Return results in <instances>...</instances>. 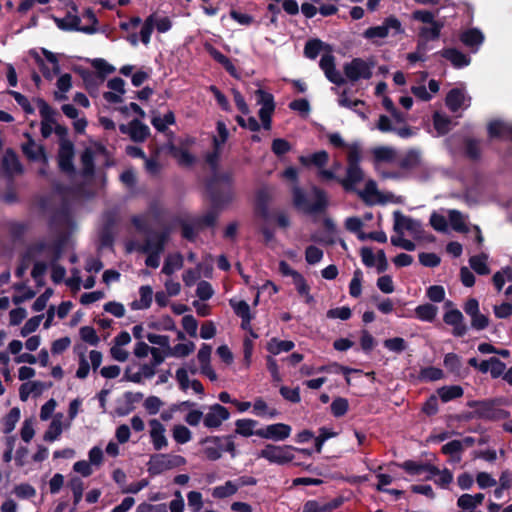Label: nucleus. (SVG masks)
<instances>
[{
	"label": "nucleus",
	"instance_id": "nucleus-1",
	"mask_svg": "<svg viewBox=\"0 0 512 512\" xmlns=\"http://www.w3.org/2000/svg\"><path fill=\"white\" fill-rule=\"evenodd\" d=\"M203 193L213 208L223 211L228 209L237 197L233 172L222 171L205 176Z\"/></svg>",
	"mask_w": 512,
	"mask_h": 512
},
{
	"label": "nucleus",
	"instance_id": "nucleus-2",
	"mask_svg": "<svg viewBox=\"0 0 512 512\" xmlns=\"http://www.w3.org/2000/svg\"><path fill=\"white\" fill-rule=\"evenodd\" d=\"M314 201L310 202L304 190L295 186L292 190L293 205L308 215L324 214L329 206L328 195L325 190L317 186L311 188Z\"/></svg>",
	"mask_w": 512,
	"mask_h": 512
},
{
	"label": "nucleus",
	"instance_id": "nucleus-3",
	"mask_svg": "<svg viewBox=\"0 0 512 512\" xmlns=\"http://www.w3.org/2000/svg\"><path fill=\"white\" fill-rule=\"evenodd\" d=\"M235 434L225 436H209L200 440L202 453L210 461H216L221 458L223 452H228L232 458L237 456L236 445L234 442Z\"/></svg>",
	"mask_w": 512,
	"mask_h": 512
},
{
	"label": "nucleus",
	"instance_id": "nucleus-4",
	"mask_svg": "<svg viewBox=\"0 0 512 512\" xmlns=\"http://www.w3.org/2000/svg\"><path fill=\"white\" fill-rule=\"evenodd\" d=\"M470 408H475L474 411L466 415V419H484V420H500L509 416V412L496 408L493 401L489 400H472L467 403Z\"/></svg>",
	"mask_w": 512,
	"mask_h": 512
},
{
	"label": "nucleus",
	"instance_id": "nucleus-5",
	"mask_svg": "<svg viewBox=\"0 0 512 512\" xmlns=\"http://www.w3.org/2000/svg\"><path fill=\"white\" fill-rule=\"evenodd\" d=\"M291 445L266 444L258 453V458H263L271 464L285 465L292 462L295 458L292 453Z\"/></svg>",
	"mask_w": 512,
	"mask_h": 512
},
{
	"label": "nucleus",
	"instance_id": "nucleus-6",
	"mask_svg": "<svg viewBox=\"0 0 512 512\" xmlns=\"http://www.w3.org/2000/svg\"><path fill=\"white\" fill-rule=\"evenodd\" d=\"M392 30V35H400L405 32L401 21L394 15H390L384 19L381 25L369 27L363 32V37L368 40L374 38H385L389 35V31Z\"/></svg>",
	"mask_w": 512,
	"mask_h": 512
},
{
	"label": "nucleus",
	"instance_id": "nucleus-7",
	"mask_svg": "<svg viewBox=\"0 0 512 512\" xmlns=\"http://www.w3.org/2000/svg\"><path fill=\"white\" fill-rule=\"evenodd\" d=\"M373 62H367L362 58H353L350 62L345 63L343 67L346 78L351 82H357L360 79L368 80L372 77Z\"/></svg>",
	"mask_w": 512,
	"mask_h": 512
},
{
	"label": "nucleus",
	"instance_id": "nucleus-8",
	"mask_svg": "<svg viewBox=\"0 0 512 512\" xmlns=\"http://www.w3.org/2000/svg\"><path fill=\"white\" fill-rule=\"evenodd\" d=\"M183 462L184 458L179 455L155 454L150 458L148 472L150 475H159L180 466Z\"/></svg>",
	"mask_w": 512,
	"mask_h": 512
},
{
	"label": "nucleus",
	"instance_id": "nucleus-9",
	"mask_svg": "<svg viewBox=\"0 0 512 512\" xmlns=\"http://www.w3.org/2000/svg\"><path fill=\"white\" fill-rule=\"evenodd\" d=\"M75 155L74 144L69 139L59 141L57 155L58 167L61 172L72 175L76 172L73 159Z\"/></svg>",
	"mask_w": 512,
	"mask_h": 512
},
{
	"label": "nucleus",
	"instance_id": "nucleus-10",
	"mask_svg": "<svg viewBox=\"0 0 512 512\" xmlns=\"http://www.w3.org/2000/svg\"><path fill=\"white\" fill-rule=\"evenodd\" d=\"M292 428L285 423H274L257 429L255 435L273 441H284L291 434Z\"/></svg>",
	"mask_w": 512,
	"mask_h": 512
},
{
	"label": "nucleus",
	"instance_id": "nucleus-11",
	"mask_svg": "<svg viewBox=\"0 0 512 512\" xmlns=\"http://www.w3.org/2000/svg\"><path fill=\"white\" fill-rule=\"evenodd\" d=\"M170 229L164 228L161 232H153L141 246L140 251L143 253L161 254L164 251L165 244L169 238Z\"/></svg>",
	"mask_w": 512,
	"mask_h": 512
},
{
	"label": "nucleus",
	"instance_id": "nucleus-12",
	"mask_svg": "<svg viewBox=\"0 0 512 512\" xmlns=\"http://www.w3.org/2000/svg\"><path fill=\"white\" fill-rule=\"evenodd\" d=\"M57 27L63 31H79L86 34H94L97 29L93 26H81V19L79 16L68 12L64 18L54 17Z\"/></svg>",
	"mask_w": 512,
	"mask_h": 512
},
{
	"label": "nucleus",
	"instance_id": "nucleus-13",
	"mask_svg": "<svg viewBox=\"0 0 512 512\" xmlns=\"http://www.w3.org/2000/svg\"><path fill=\"white\" fill-rule=\"evenodd\" d=\"M394 217V225L393 230L398 235H403L404 231H408L411 234L415 235L421 232L422 225L419 220L412 219L407 217L401 213V211L397 210L393 213Z\"/></svg>",
	"mask_w": 512,
	"mask_h": 512
},
{
	"label": "nucleus",
	"instance_id": "nucleus-14",
	"mask_svg": "<svg viewBox=\"0 0 512 512\" xmlns=\"http://www.w3.org/2000/svg\"><path fill=\"white\" fill-rule=\"evenodd\" d=\"M229 410L216 403L210 406L208 413L203 418V424L207 428H218L223 421L229 419Z\"/></svg>",
	"mask_w": 512,
	"mask_h": 512
},
{
	"label": "nucleus",
	"instance_id": "nucleus-15",
	"mask_svg": "<svg viewBox=\"0 0 512 512\" xmlns=\"http://www.w3.org/2000/svg\"><path fill=\"white\" fill-rule=\"evenodd\" d=\"M443 321L445 324L452 326V334L455 337H463L468 331V327L464 322L463 314L458 309L446 311L443 315Z\"/></svg>",
	"mask_w": 512,
	"mask_h": 512
},
{
	"label": "nucleus",
	"instance_id": "nucleus-16",
	"mask_svg": "<svg viewBox=\"0 0 512 512\" xmlns=\"http://www.w3.org/2000/svg\"><path fill=\"white\" fill-rule=\"evenodd\" d=\"M212 353V346L206 343L201 345L197 353V359L200 365V372L202 375L206 376L210 381L214 382L217 380V374L212 368L210 364Z\"/></svg>",
	"mask_w": 512,
	"mask_h": 512
},
{
	"label": "nucleus",
	"instance_id": "nucleus-17",
	"mask_svg": "<svg viewBox=\"0 0 512 512\" xmlns=\"http://www.w3.org/2000/svg\"><path fill=\"white\" fill-rule=\"evenodd\" d=\"M28 141L22 144V152L28 160L33 162H42L44 165L48 164V156L43 145H36L34 139L27 134Z\"/></svg>",
	"mask_w": 512,
	"mask_h": 512
},
{
	"label": "nucleus",
	"instance_id": "nucleus-18",
	"mask_svg": "<svg viewBox=\"0 0 512 512\" xmlns=\"http://www.w3.org/2000/svg\"><path fill=\"white\" fill-rule=\"evenodd\" d=\"M345 502L343 496H337L329 502L320 503L317 500H308L304 503L302 512H332Z\"/></svg>",
	"mask_w": 512,
	"mask_h": 512
},
{
	"label": "nucleus",
	"instance_id": "nucleus-19",
	"mask_svg": "<svg viewBox=\"0 0 512 512\" xmlns=\"http://www.w3.org/2000/svg\"><path fill=\"white\" fill-rule=\"evenodd\" d=\"M364 179V172L361 167L347 166L346 177L338 179V183L346 192L356 191V185Z\"/></svg>",
	"mask_w": 512,
	"mask_h": 512
},
{
	"label": "nucleus",
	"instance_id": "nucleus-20",
	"mask_svg": "<svg viewBox=\"0 0 512 512\" xmlns=\"http://www.w3.org/2000/svg\"><path fill=\"white\" fill-rule=\"evenodd\" d=\"M222 211L223 210L215 209L210 205V208L206 213L200 216H194V236L206 228H214L219 214Z\"/></svg>",
	"mask_w": 512,
	"mask_h": 512
},
{
	"label": "nucleus",
	"instance_id": "nucleus-21",
	"mask_svg": "<svg viewBox=\"0 0 512 512\" xmlns=\"http://www.w3.org/2000/svg\"><path fill=\"white\" fill-rule=\"evenodd\" d=\"M1 167L9 176L22 174L24 172L23 165L19 161L18 155L11 148H8L3 155L1 160Z\"/></svg>",
	"mask_w": 512,
	"mask_h": 512
},
{
	"label": "nucleus",
	"instance_id": "nucleus-22",
	"mask_svg": "<svg viewBox=\"0 0 512 512\" xmlns=\"http://www.w3.org/2000/svg\"><path fill=\"white\" fill-rule=\"evenodd\" d=\"M430 27L423 26L419 30V39L423 40V43L420 41L417 44V50H424L426 42L437 40L440 37L441 30L444 27V23L441 21H436L430 24Z\"/></svg>",
	"mask_w": 512,
	"mask_h": 512
},
{
	"label": "nucleus",
	"instance_id": "nucleus-23",
	"mask_svg": "<svg viewBox=\"0 0 512 512\" xmlns=\"http://www.w3.org/2000/svg\"><path fill=\"white\" fill-rule=\"evenodd\" d=\"M206 52L233 77H237V69L230 58L221 53L212 44H205Z\"/></svg>",
	"mask_w": 512,
	"mask_h": 512
},
{
	"label": "nucleus",
	"instance_id": "nucleus-24",
	"mask_svg": "<svg viewBox=\"0 0 512 512\" xmlns=\"http://www.w3.org/2000/svg\"><path fill=\"white\" fill-rule=\"evenodd\" d=\"M151 427L150 435L155 450H161L167 446V439L165 437V427L157 419L149 421Z\"/></svg>",
	"mask_w": 512,
	"mask_h": 512
},
{
	"label": "nucleus",
	"instance_id": "nucleus-25",
	"mask_svg": "<svg viewBox=\"0 0 512 512\" xmlns=\"http://www.w3.org/2000/svg\"><path fill=\"white\" fill-rule=\"evenodd\" d=\"M440 55L449 60L455 68H463L470 64L471 58L456 48H445Z\"/></svg>",
	"mask_w": 512,
	"mask_h": 512
},
{
	"label": "nucleus",
	"instance_id": "nucleus-26",
	"mask_svg": "<svg viewBox=\"0 0 512 512\" xmlns=\"http://www.w3.org/2000/svg\"><path fill=\"white\" fill-rule=\"evenodd\" d=\"M115 219L113 216L107 217L99 234V247L100 248H112L114 245V229Z\"/></svg>",
	"mask_w": 512,
	"mask_h": 512
},
{
	"label": "nucleus",
	"instance_id": "nucleus-27",
	"mask_svg": "<svg viewBox=\"0 0 512 512\" xmlns=\"http://www.w3.org/2000/svg\"><path fill=\"white\" fill-rule=\"evenodd\" d=\"M459 39L466 47L477 50L485 37L478 28H469L460 34Z\"/></svg>",
	"mask_w": 512,
	"mask_h": 512
},
{
	"label": "nucleus",
	"instance_id": "nucleus-28",
	"mask_svg": "<svg viewBox=\"0 0 512 512\" xmlns=\"http://www.w3.org/2000/svg\"><path fill=\"white\" fill-rule=\"evenodd\" d=\"M298 160L304 167L316 166L318 168H322L327 165L329 161V154L325 150H320L309 156L301 155Z\"/></svg>",
	"mask_w": 512,
	"mask_h": 512
},
{
	"label": "nucleus",
	"instance_id": "nucleus-29",
	"mask_svg": "<svg viewBox=\"0 0 512 512\" xmlns=\"http://www.w3.org/2000/svg\"><path fill=\"white\" fill-rule=\"evenodd\" d=\"M480 144V140L466 137L463 140V155L470 161H479L482 154Z\"/></svg>",
	"mask_w": 512,
	"mask_h": 512
},
{
	"label": "nucleus",
	"instance_id": "nucleus-30",
	"mask_svg": "<svg viewBox=\"0 0 512 512\" xmlns=\"http://www.w3.org/2000/svg\"><path fill=\"white\" fill-rule=\"evenodd\" d=\"M149 135V127L139 119H133L129 123V136L134 142H143Z\"/></svg>",
	"mask_w": 512,
	"mask_h": 512
},
{
	"label": "nucleus",
	"instance_id": "nucleus-31",
	"mask_svg": "<svg viewBox=\"0 0 512 512\" xmlns=\"http://www.w3.org/2000/svg\"><path fill=\"white\" fill-rule=\"evenodd\" d=\"M464 100L465 95L463 90L460 88H452L446 95L445 104L451 112L455 113L462 107Z\"/></svg>",
	"mask_w": 512,
	"mask_h": 512
},
{
	"label": "nucleus",
	"instance_id": "nucleus-32",
	"mask_svg": "<svg viewBox=\"0 0 512 512\" xmlns=\"http://www.w3.org/2000/svg\"><path fill=\"white\" fill-rule=\"evenodd\" d=\"M443 364L444 367L448 370V372L452 373L453 375L463 376L465 374L463 370L461 357L456 353H447L444 356Z\"/></svg>",
	"mask_w": 512,
	"mask_h": 512
},
{
	"label": "nucleus",
	"instance_id": "nucleus-33",
	"mask_svg": "<svg viewBox=\"0 0 512 512\" xmlns=\"http://www.w3.org/2000/svg\"><path fill=\"white\" fill-rule=\"evenodd\" d=\"M323 49L331 50L330 46L325 44L322 40L318 38L309 39L304 46V56L314 60Z\"/></svg>",
	"mask_w": 512,
	"mask_h": 512
},
{
	"label": "nucleus",
	"instance_id": "nucleus-34",
	"mask_svg": "<svg viewBox=\"0 0 512 512\" xmlns=\"http://www.w3.org/2000/svg\"><path fill=\"white\" fill-rule=\"evenodd\" d=\"M295 347L291 340H279L276 337L271 338L267 345L266 350L272 355H278L281 352H289Z\"/></svg>",
	"mask_w": 512,
	"mask_h": 512
},
{
	"label": "nucleus",
	"instance_id": "nucleus-35",
	"mask_svg": "<svg viewBox=\"0 0 512 512\" xmlns=\"http://www.w3.org/2000/svg\"><path fill=\"white\" fill-rule=\"evenodd\" d=\"M82 175L92 177L95 174L94 152L91 148H85L81 153Z\"/></svg>",
	"mask_w": 512,
	"mask_h": 512
},
{
	"label": "nucleus",
	"instance_id": "nucleus-36",
	"mask_svg": "<svg viewBox=\"0 0 512 512\" xmlns=\"http://www.w3.org/2000/svg\"><path fill=\"white\" fill-rule=\"evenodd\" d=\"M437 313L438 307L430 303L421 304L415 308L416 318L424 322H433Z\"/></svg>",
	"mask_w": 512,
	"mask_h": 512
},
{
	"label": "nucleus",
	"instance_id": "nucleus-37",
	"mask_svg": "<svg viewBox=\"0 0 512 512\" xmlns=\"http://www.w3.org/2000/svg\"><path fill=\"white\" fill-rule=\"evenodd\" d=\"M139 294H140V301H137V300L133 301L131 303V308L133 310L148 309L152 303V296H153L152 288L149 285L141 286L139 289Z\"/></svg>",
	"mask_w": 512,
	"mask_h": 512
},
{
	"label": "nucleus",
	"instance_id": "nucleus-38",
	"mask_svg": "<svg viewBox=\"0 0 512 512\" xmlns=\"http://www.w3.org/2000/svg\"><path fill=\"white\" fill-rule=\"evenodd\" d=\"M78 73L83 80L86 90L89 93H91L93 90H97L99 84L103 82L95 72L90 71L89 69H79Z\"/></svg>",
	"mask_w": 512,
	"mask_h": 512
},
{
	"label": "nucleus",
	"instance_id": "nucleus-39",
	"mask_svg": "<svg viewBox=\"0 0 512 512\" xmlns=\"http://www.w3.org/2000/svg\"><path fill=\"white\" fill-rule=\"evenodd\" d=\"M268 202V192L265 189H259L256 193V213L258 216L265 220H267L270 216Z\"/></svg>",
	"mask_w": 512,
	"mask_h": 512
},
{
	"label": "nucleus",
	"instance_id": "nucleus-40",
	"mask_svg": "<svg viewBox=\"0 0 512 512\" xmlns=\"http://www.w3.org/2000/svg\"><path fill=\"white\" fill-rule=\"evenodd\" d=\"M258 425V421L254 419L244 418L238 419L235 422V434L241 435L243 437H250L255 435L254 428Z\"/></svg>",
	"mask_w": 512,
	"mask_h": 512
},
{
	"label": "nucleus",
	"instance_id": "nucleus-41",
	"mask_svg": "<svg viewBox=\"0 0 512 512\" xmlns=\"http://www.w3.org/2000/svg\"><path fill=\"white\" fill-rule=\"evenodd\" d=\"M220 153L221 147L216 143V145H213V150L207 152L204 156V161L209 167L210 174L222 173V171L219 170Z\"/></svg>",
	"mask_w": 512,
	"mask_h": 512
},
{
	"label": "nucleus",
	"instance_id": "nucleus-42",
	"mask_svg": "<svg viewBox=\"0 0 512 512\" xmlns=\"http://www.w3.org/2000/svg\"><path fill=\"white\" fill-rule=\"evenodd\" d=\"M442 402L447 403L463 396L464 390L459 385L443 386L437 390Z\"/></svg>",
	"mask_w": 512,
	"mask_h": 512
},
{
	"label": "nucleus",
	"instance_id": "nucleus-43",
	"mask_svg": "<svg viewBox=\"0 0 512 512\" xmlns=\"http://www.w3.org/2000/svg\"><path fill=\"white\" fill-rule=\"evenodd\" d=\"M63 415L58 413L55 415L53 420L51 421L48 429L44 433V440L48 442L55 441L62 433V419Z\"/></svg>",
	"mask_w": 512,
	"mask_h": 512
},
{
	"label": "nucleus",
	"instance_id": "nucleus-44",
	"mask_svg": "<svg viewBox=\"0 0 512 512\" xmlns=\"http://www.w3.org/2000/svg\"><path fill=\"white\" fill-rule=\"evenodd\" d=\"M338 104L341 107H345V108L353 110L363 120H365L367 118L365 112L356 109V107L358 105H365V102L363 100H360V99L350 100L347 97V91L346 90L342 91V93L340 94V96L338 98Z\"/></svg>",
	"mask_w": 512,
	"mask_h": 512
},
{
	"label": "nucleus",
	"instance_id": "nucleus-45",
	"mask_svg": "<svg viewBox=\"0 0 512 512\" xmlns=\"http://www.w3.org/2000/svg\"><path fill=\"white\" fill-rule=\"evenodd\" d=\"M399 167L403 170H412L420 165V156L417 151L409 150L399 161Z\"/></svg>",
	"mask_w": 512,
	"mask_h": 512
},
{
	"label": "nucleus",
	"instance_id": "nucleus-46",
	"mask_svg": "<svg viewBox=\"0 0 512 512\" xmlns=\"http://www.w3.org/2000/svg\"><path fill=\"white\" fill-rule=\"evenodd\" d=\"M463 451V443L460 440H452L442 446L441 452L445 455H450L455 462L461 460L460 454Z\"/></svg>",
	"mask_w": 512,
	"mask_h": 512
},
{
	"label": "nucleus",
	"instance_id": "nucleus-47",
	"mask_svg": "<svg viewBox=\"0 0 512 512\" xmlns=\"http://www.w3.org/2000/svg\"><path fill=\"white\" fill-rule=\"evenodd\" d=\"M433 126L438 134L445 135L451 129V119L440 112H435L433 114Z\"/></svg>",
	"mask_w": 512,
	"mask_h": 512
},
{
	"label": "nucleus",
	"instance_id": "nucleus-48",
	"mask_svg": "<svg viewBox=\"0 0 512 512\" xmlns=\"http://www.w3.org/2000/svg\"><path fill=\"white\" fill-rule=\"evenodd\" d=\"M487 255H475L470 257L469 264L470 267L479 275H488L490 273V269L486 263Z\"/></svg>",
	"mask_w": 512,
	"mask_h": 512
},
{
	"label": "nucleus",
	"instance_id": "nucleus-49",
	"mask_svg": "<svg viewBox=\"0 0 512 512\" xmlns=\"http://www.w3.org/2000/svg\"><path fill=\"white\" fill-rule=\"evenodd\" d=\"M65 245L66 239L64 237H58L52 243H50L49 253L51 264H57L58 261L62 258Z\"/></svg>",
	"mask_w": 512,
	"mask_h": 512
},
{
	"label": "nucleus",
	"instance_id": "nucleus-50",
	"mask_svg": "<svg viewBox=\"0 0 512 512\" xmlns=\"http://www.w3.org/2000/svg\"><path fill=\"white\" fill-rule=\"evenodd\" d=\"M50 243H47L45 240H39L33 244H31L26 252L23 254L24 259H32L36 256L41 255L44 252H49Z\"/></svg>",
	"mask_w": 512,
	"mask_h": 512
},
{
	"label": "nucleus",
	"instance_id": "nucleus-51",
	"mask_svg": "<svg viewBox=\"0 0 512 512\" xmlns=\"http://www.w3.org/2000/svg\"><path fill=\"white\" fill-rule=\"evenodd\" d=\"M375 162H392L395 159V150L391 147L380 146L373 149Z\"/></svg>",
	"mask_w": 512,
	"mask_h": 512
},
{
	"label": "nucleus",
	"instance_id": "nucleus-52",
	"mask_svg": "<svg viewBox=\"0 0 512 512\" xmlns=\"http://www.w3.org/2000/svg\"><path fill=\"white\" fill-rule=\"evenodd\" d=\"M68 487L73 493V504L77 506L83 497L84 483L79 477L74 476L69 480Z\"/></svg>",
	"mask_w": 512,
	"mask_h": 512
},
{
	"label": "nucleus",
	"instance_id": "nucleus-53",
	"mask_svg": "<svg viewBox=\"0 0 512 512\" xmlns=\"http://www.w3.org/2000/svg\"><path fill=\"white\" fill-rule=\"evenodd\" d=\"M238 491V486L233 481H227L224 485L214 488L213 496L218 499L227 498L234 495Z\"/></svg>",
	"mask_w": 512,
	"mask_h": 512
},
{
	"label": "nucleus",
	"instance_id": "nucleus-54",
	"mask_svg": "<svg viewBox=\"0 0 512 512\" xmlns=\"http://www.w3.org/2000/svg\"><path fill=\"white\" fill-rule=\"evenodd\" d=\"M92 66L96 69V74L100 80L104 81L108 74L115 71V67L102 58H96L92 61Z\"/></svg>",
	"mask_w": 512,
	"mask_h": 512
},
{
	"label": "nucleus",
	"instance_id": "nucleus-55",
	"mask_svg": "<svg viewBox=\"0 0 512 512\" xmlns=\"http://www.w3.org/2000/svg\"><path fill=\"white\" fill-rule=\"evenodd\" d=\"M331 413L334 417L340 418L344 416L349 409V402L346 398L336 397L330 405Z\"/></svg>",
	"mask_w": 512,
	"mask_h": 512
},
{
	"label": "nucleus",
	"instance_id": "nucleus-56",
	"mask_svg": "<svg viewBox=\"0 0 512 512\" xmlns=\"http://www.w3.org/2000/svg\"><path fill=\"white\" fill-rule=\"evenodd\" d=\"M383 345L389 351L395 352L397 354L404 352L408 347L406 340L402 337L385 339Z\"/></svg>",
	"mask_w": 512,
	"mask_h": 512
},
{
	"label": "nucleus",
	"instance_id": "nucleus-57",
	"mask_svg": "<svg viewBox=\"0 0 512 512\" xmlns=\"http://www.w3.org/2000/svg\"><path fill=\"white\" fill-rule=\"evenodd\" d=\"M255 95L257 97V104L261 105V108L275 110V101L272 93L258 89Z\"/></svg>",
	"mask_w": 512,
	"mask_h": 512
},
{
	"label": "nucleus",
	"instance_id": "nucleus-58",
	"mask_svg": "<svg viewBox=\"0 0 512 512\" xmlns=\"http://www.w3.org/2000/svg\"><path fill=\"white\" fill-rule=\"evenodd\" d=\"M255 95L257 97V104L261 105V108L275 110V101L272 93L258 89Z\"/></svg>",
	"mask_w": 512,
	"mask_h": 512
},
{
	"label": "nucleus",
	"instance_id": "nucleus-59",
	"mask_svg": "<svg viewBox=\"0 0 512 512\" xmlns=\"http://www.w3.org/2000/svg\"><path fill=\"white\" fill-rule=\"evenodd\" d=\"M36 104L39 108V112L42 117V122L55 123V110L42 98H37Z\"/></svg>",
	"mask_w": 512,
	"mask_h": 512
},
{
	"label": "nucleus",
	"instance_id": "nucleus-60",
	"mask_svg": "<svg viewBox=\"0 0 512 512\" xmlns=\"http://www.w3.org/2000/svg\"><path fill=\"white\" fill-rule=\"evenodd\" d=\"M20 419V409L13 407L3 419L4 432L10 433L15 429L16 423Z\"/></svg>",
	"mask_w": 512,
	"mask_h": 512
},
{
	"label": "nucleus",
	"instance_id": "nucleus-61",
	"mask_svg": "<svg viewBox=\"0 0 512 512\" xmlns=\"http://www.w3.org/2000/svg\"><path fill=\"white\" fill-rule=\"evenodd\" d=\"M214 293L215 291L209 282L205 280H200L197 283L195 294L200 301L209 300L214 295Z\"/></svg>",
	"mask_w": 512,
	"mask_h": 512
},
{
	"label": "nucleus",
	"instance_id": "nucleus-62",
	"mask_svg": "<svg viewBox=\"0 0 512 512\" xmlns=\"http://www.w3.org/2000/svg\"><path fill=\"white\" fill-rule=\"evenodd\" d=\"M229 305L233 309V312L241 319L252 315L250 306L245 300L238 301L235 299H230Z\"/></svg>",
	"mask_w": 512,
	"mask_h": 512
},
{
	"label": "nucleus",
	"instance_id": "nucleus-63",
	"mask_svg": "<svg viewBox=\"0 0 512 512\" xmlns=\"http://www.w3.org/2000/svg\"><path fill=\"white\" fill-rule=\"evenodd\" d=\"M293 283L296 287L297 292L301 296H306V302L309 303L313 300V297L310 295V286L307 284L306 279L304 276L299 273L294 279Z\"/></svg>",
	"mask_w": 512,
	"mask_h": 512
},
{
	"label": "nucleus",
	"instance_id": "nucleus-64",
	"mask_svg": "<svg viewBox=\"0 0 512 512\" xmlns=\"http://www.w3.org/2000/svg\"><path fill=\"white\" fill-rule=\"evenodd\" d=\"M292 149L289 141L283 138H276L272 141L271 150L277 157H282Z\"/></svg>",
	"mask_w": 512,
	"mask_h": 512
}]
</instances>
